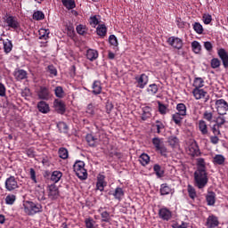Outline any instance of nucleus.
<instances>
[{
	"label": "nucleus",
	"mask_w": 228,
	"mask_h": 228,
	"mask_svg": "<svg viewBox=\"0 0 228 228\" xmlns=\"http://www.w3.org/2000/svg\"><path fill=\"white\" fill-rule=\"evenodd\" d=\"M23 209L28 216H35V215L43 213L44 207L38 202L27 200L23 203Z\"/></svg>",
	"instance_id": "f257e3e1"
},
{
	"label": "nucleus",
	"mask_w": 228,
	"mask_h": 228,
	"mask_svg": "<svg viewBox=\"0 0 228 228\" xmlns=\"http://www.w3.org/2000/svg\"><path fill=\"white\" fill-rule=\"evenodd\" d=\"M209 178L208 177V171H195L194 172V184L199 190L206 188Z\"/></svg>",
	"instance_id": "f03ea898"
},
{
	"label": "nucleus",
	"mask_w": 228,
	"mask_h": 228,
	"mask_svg": "<svg viewBox=\"0 0 228 228\" xmlns=\"http://www.w3.org/2000/svg\"><path fill=\"white\" fill-rule=\"evenodd\" d=\"M73 170L78 179L85 180L88 177V173L85 169V162L78 160L73 166Z\"/></svg>",
	"instance_id": "7ed1b4c3"
},
{
	"label": "nucleus",
	"mask_w": 228,
	"mask_h": 228,
	"mask_svg": "<svg viewBox=\"0 0 228 228\" xmlns=\"http://www.w3.org/2000/svg\"><path fill=\"white\" fill-rule=\"evenodd\" d=\"M4 188L6 191H16L20 186L19 185V180L13 175H10L5 179Z\"/></svg>",
	"instance_id": "20e7f679"
},
{
	"label": "nucleus",
	"mask_w": 228,
	"mask_h": 228,
	"mask_svg": "<svg viewBox=\"0 0 228 228\" xmlns=\"http://www.w3.org/2000/svg\"><path fill=\"white\" fill-rule=\"evenodd\" d=\"M151 142L157 152H159L161 156H167V150L165 146L163 139L159 137H154Z\"/></svg>",
	"instance_id": "39448f33"
},
{
	"label": "nucleus",
	"mask_w": 228,
	"mask_h": 228,
	"mask_svg": "<svg viewBox=\"0 0 228 228\" xmlns=\"http://www.w3.org/2000/svg\"><path fill=\"white\" fill-rule=\"evenodd\" d=\"M4 23L7 28H10L11 29L17 30L19 28H20V23L19 22V20L15 16H7L4 18Z\"/></svg>",
	"instance_id": "423d86ee"
},
{
	"label": "nucleus",
	"mask_w": 228,
	"mask_h": 228,
	"mask_svg": "<svg viewBox=\"0 0 228 228\" xmlns=\"http://www.w3.org/2000/svg\"><path fill=\"white\" fill-rule=\"evenodd\" d=\"M134 80L136 87L143 90V88H145V86H147L149 84V76H147L145 73H142L141 75L135 76Z\"/></svg>",
	"instance_id": "0eeeda50"
},
{
	"label": "nucleus",
	"mask_w": 228,
	"mask_h": 228,
	"mask_svg": "<svg viewBox=\"0 0 228 228\" xmlns=\"http://www.w3.org/2000/svg\"><path fill=\"white\" fill-rule=\"evenodd\" d=\"M216 110L218 115H227L228 103L224 99L216 101Z\"/></svg>",
	"instance_id": "6e6552de"
},
{
	"label": "nucleus",
	"mask_w": 228,
	"mask_h": 228,
	"mask_svg": "<svg viewBox=\"0 0 228 228\" xmlns=\"http://www.w3.org/2000/svg\"><path fill=\"white\" fill-rule=\"evenodd\" d=\"M167 43L171 47H174V49H183V39L175 37H170L167 39Z\"/></svg>",
	"instance_id": "1a4fd4ad"
},
{
	"label": "nucleus",
	"mask_w": 228,
	"mask_h": 228,
	"mask_svg": "<svg viewBox=\"0 0 228 228\" xmlns=\"http://www.w3.org/2000/svg\"><path fill=\"white\" fill-rule=\"evenodd\" d=\"M48 197L51 200H56L60 197V191L55 184H51L48 186Z\"/></svg>",
	"instance_id": "9d476101"
},
{
	"label": "nucleus",
	"mask_w": 228,
	"mask_h": 228,
	"mask_svg": "<svg viewBox=\"0 0 228 228\" xmlns=\"http://www.w3.org/2000/svg\"><path fill=\"white\" fill-rule=\"evenodd\" d=\"M37 97L42 101H47L49 100V97L50 99L53 97V94H51V93L49 94V88L41 86L37 92Z\"/></svg>",
	"instance_id": "9b49d317"
},
{
	"label": "nucleus",
	"mask_w": 228,
	"mask_h": 228,
	"mask_svg": "<svg viewBox=\"0 0 228 228\" xmlns=\"http://www.w3.org/2000/svg\"><path fill=\"white\" fill-rule=\"evenodd\" d=\"M217 56H219L224 69H228V53L227 51L224 48H220L217 50Z\"/></svg>",
	"instance_id": "f8f14e48"
},
{
	"label": "nucleus",
	"mask_w": 228,
	"mask_h": 228,
	"mask_svg": "<svg viewBox=\"0 0 228 228\" xmlns=\"http://www.w3.org/2000/svg\"><path fill=\"white\" fill-rule=\"evenodd\" d=\"M187 153L189 156H192V158L200 156V150L199 149L197 142H193L188 147Z\"/></svg>",
	"instance_id": "ddd939ff"
},
{
	"label": "nucleus",
	"mask_w": 228,
	"mask_h": 228,
	"mask_svg": "<svg viewBox=\"0 0 228 228\" xmlns=\"http://www.w3.org/2000/svg\"><path fill=\"white\" fill-rule=\"evenodd\" d=\"M53 108L57 113L63 115L65 113V102L60 99H55L53 102Z\"/></svg>",
	"instance_id": "4468645a"
},
{
	"label": "nucleus",
	"mask_w": 228,
	"mask_h": 228,
	"mask_svg": "<svg viewBox=\"0 0 228 228\" xmlns=\"http://www.w3.org/2000/svg\"><path fill=\"white\" fill-rule=\"evenodd\" d=\"M159 216L162 220L168 222V220H171V218H172V211H170L167 208H160L159 211Z\"/></svg>",
	"instance_id": "2eb2a0df"
},
{
	"label": "nucleus",
	"mask_w": 228,
	"mask_h": 228,
	"mask_svg": "<svg viewBox=\"0 0 228 228\" xmlns=\"http://www.w3.org/2000/svg\"><path fill=\"white\" fill-rule=\"evenodd\" d=\"M106 176L103 175H99L97 176V182H96V190L99 191H104V187L106 186Z\"/></svg>",
	"instance_id": "dca6fc26"
},
{
	"label": "nucleus",
	"mask_w": 228,
	"mask_h": 228,
	"mask_svg": "<svg viewBox=\"0 0 228 228\" xmlns=\"http://www.w3.org/2000/svg\"><path fill=\"white\" fill-rule=\"evenodd\" d=\"M13 76L16 81H22L28 79V71L24 69H15Z\"/></svg>",
	"instance_id": "f3484780"
},
{
	"label": "nucleus",
	"mask_w": 228,
	"mask_h": 228,
	"mask_svg": "<svg viewBox=\"0 0 228 228\" xmlns=\"http://www.w3.org/2000/svg\"><path fill=\"white\" fill-rule=\"evenodd\" d=\"M104 208L102 207H101L98 209V213H100L101 216H102V222H105L106 224H109V222H111V215L110 214V212L103 210Z\"/></svg>",
	"instance_id": "a211bd4d"
},
{
	"label": "nucleus",
	"mask_w": 228,
	"mask_h": 228,
	"mask_svg": "<svg viewBox=\"0 0 228 228\" xmlns=\"http://www.w3.org/2000/svg\"><path fill=\"white\" fill-rule=\"evenodd\" d=\"M92 88L94 95H101V94H102V86L101 84V81H94Z\"/></svg>",
	"instance_id": "6ab92c4d"
},
{
	"label": "nucleus",
	"mask_w": 228,
	"mask_h": 228,
	"mask_svg": "<svg viewBox=\"0 0 228 228\" xmlns=\"http://www.w3.org/2000/svg\"><path fill=\"white\" fill-rule=\"evenodd\" d=\"M197 169L196 172H208L206 169V160L202 158L196 159Z\"/></svg>",
	"instance_id": "aec40b11"
},
{
	"label": "nucleus",
	"mask_w": 228,
	"mask_h": 228,
	"mask_svg": "<svg viewBox=\"0 0 228 228\" xmlns=\"http://www.w3.org/2000/svg\"><path fill=\"white\" fill-rule=\"evenodd\" d=\"M86 58L89 60V61H95V60L99 58V52L94 49H88L86 51Z\"/></svg>",
	"instance_id": "412c9836"
},
{
	"label": "nucleus",
	"mask_w": 228,
	"mask_h": 228,
	"mask_svg": "<svg viewBox=\"0 0 228 228\" xmlns=\"http://www.w3.org/2000/svg\"><path fill=\"white\" fill-rule=\"evenodd\" d=\"M206 200L208 206H215V203L216 202V193L214 191H208L206 196Z\"/></svg>",
	"instance_id": "4be33fe9"
},
{
	"label": "nucleus",
	"mask_w": 228,
	"mask_h": 228,
	"mask_svg": "<svg viewBox=\"0 0 228 228\" xmlns=\"http://www.w3.org/2000/svg\"><path fill=\"white\" fill-rule=\"evenodd\" d=\"M207 227L215 228L218 227V218L215 216H209L207 219Z\"/></svg>",
	"instance_id": "5701e85b"
},
{
	"label": "nucleus",
	"mask_w": 228,
	"mask_h": 228,
	"mask_svg": "<svg viewBox=\"0 0 228 228\" xmlns=\"http://www.w3.org/2000/svg\"><path fill=\"white\" fill-rule=\"evenodd\" d=\"M192 94L194 98L199 101L200 99H204L206 95H208V92L204 91V89H193Z\"/></svg>",
	"instance_id": "b1692460"
},
{
	"label": "nucleus",
	"mask_w": 228,
	"mask_h": 228,
	"mask_svg": "<svg viewBox=\"0 0 228 228\" xmlns=\"http://www.w3.org/2000/svg\"><path fill=\"white\" fill-rule=\"evenodd\" d=\"M37 110L40 111V113H49V104L44 101H41L37 103Z\"/></svg>",
	"instance_id": "393cba45"
},
{
	"label": "nucleus",
	"mask_w": 228,
	"mask_h": 228,
	"mask_svg": "<svg viewBox=\"0 0 228 228\" xmlns=\"http://www.w3.org/2000/svg\"><path fill=\"white\" fill-rule=\"evenodd\" d=\"M111 195H113V197L116 199V200H118L120 202V200H122V199H124V190H122V188L120 187H117L114 191L113 193H111Z\"/></svg>",
	"instance_id": "a878e982"
},
{
	"label": "nucleus",
	"mask_w": 228,
	"mask_h": 228,
	"mask_svg": "<svg viewBox=\"0 0 228 228\" xmlns=\"http://www.w3.org/2000/svg\"><path fill=\"white\" fill-rule=\"evenodd\" d=\"M86 140L90 147H95V145H97V142H99V139H97L92 134H88L86 136Z\"/></svg>",
	"instance_id": "bb28decb"
},
{
	"label": "nucleus",
	"mask_w": 228,
	"mask_h": 228,
	"mask_svg": "<svg viewBox=\"0 0 228 228\" xmlns=\"http://www.w3.org/2000/svg\"><path fill=\"white\" fill-rule=\"evenodd\" d=\"M199 130L200 131L201 134H203L204 136L208 134V124H206V121L204 120H200L199 121Z\"/></svg>",
	"instance_id": "cd10ccee"
},
{
	"label": "nucleus",
	"mask_w": 228,
	"mask_h": 228,
	"mask_svg": "<svg viewBox=\"0 0 228 228\" xmlns=\"http://www.w3.org/2000/svg\"><path fill=\"white\" fill-rule=\"evenodd\" d=\"M139 161L142 167H147L151 163V157L146 153H142L139 157Z\"/></svg>",
	"instance_id": "c85d7f7f"
},
{
	"label": "nucleus",
	"mask_w": 228,
	"mask_h": 228,
	"mask_svg": "<svg viewBox=\"0 0 228 228\" xmlns=\"http://www.w3.org/2000/svg\"><path fill=\"white\" fill-rule=\"evenodd\" d=\"M85 224L86 228H99V224H97V222L92 217L86 218Z\"/></svg>",
	"instance_id": "c756f323"
},
{
	"label": "nucleus",
	"mask_w": 228,
	"mask_h": 228,
	"mask_svg": "<svg viewBox=\"0 0 228 228\" xmlns=\"http://www.w3.org/2000/svg\"><path fill=\"white\" fill-rule=\"evenodd\" d=\"M63 176V174L61 171H53L51 175V181L54 183H60V179Z\"/></svg>",
	"instance_id": "7c9ffc66"
},
{
	"label": "nucleus",
	"mask_w": 228,
	"mask_h": 228,
	"mask_svg": "<svg viewBox=\"0 0 228 228\" xmlns=\"http://www.w3.org/2000/svg\"><path fill=\"white\" fill-rule=\"evenodd\" d=\"M172 193V188L167 183H162L160 185V195H170Z\"/></svg>",
	"instance_id": "2f4dec72"
},
{
	"label": "nucleus",
	"mask_w": 228,
	"mask_h": 228,
	"mask_svg": "<svg viewBox=\"0 0 228 228\" xmlns=\"http://www.w3.org/2000/svg\"><path fill=\"white\" fill-rule=\"evenodd\" d=\"M183 118H184V116L177 112L172 115V120L176 124V126H181V124H183Z\"/></svg>",
	"instance_id": "473e14b6"
},
{
	"label": "nucleus",
	"mask_w": 228,
	"mask_h": 228,
	"mask_svg": "<svg viewBox=\"0 0 228 228\" xmlns=\"http://www.w3.org/2000/svg\"><path fill=\"white\" fill-rule=\"evenodd\" d=\"M12 49H13V45L12 44V40L6 39L4 41V51L6 54L12 53Z\"/></svg>",
	"instance_id": "72a5a7b5"
},
{
	"label": "nucleus",
	"mask_w": 228,
	"mask_h": 228,
	"mask_svg": "<svg viewBox=\"0 0 228 228\" xmlns=\"http://www.w3.org/2000/svg\"><path fill=\"white\" fill-rule=\"evenodd\" d=\"M107 32H108V28L104 24L99 25L96 28V33L99 37H106Z\"/></svg>",
	"instance_id": "f704fd0d"
},
{
	"label": "nucleus",
	"mask_w": 228,
	"mask_h": 228,
	"mask_svg": "<svg viewBox=\"0 0 228 228\" xmlns=\"http://www.w3.org/2000/svg\"><path fill=\"white\" fill-rule=\"evenodd\" d=\"M192 86H194V89L203 88V86H204V78L195 77Z\"/></svg>",
	"instance_id": "c9c22d12"
},
{
	"label": "nucleus",
	"mask_w": 228,
	"mask_h": 228,
	"mask_svg": "<svg viewBox=\"0 0 228 228\" xmlns=\"http://www.w3.org/2000/svg\"><path fill=\"white\" fill-rule=\"evenodd\" d=\"M213 163L215 165H224L225 163V157L221 154H217L213 158Z\"/></svg>",
	"instance_id": "e433bc0d"
},
{
	"label": "nucleus",
	"mask_w": 228,
	"mask_h": 228,
	"mask_svg": "<svg viewBox=\"0 0 228 228\" xmlns=\"http://www.w3.org/2000/svg\"><path fill=\"white\" fill-rule=\"evenodd\" d=\"M61 3L67 10H74L76 8V2L74 0H61Z\"/></svg>",
	"instance_id": "4c0bfd02"
},
{
	"label": "nucleus",
	"mask_w": 228,
	"mask_h": 228,
	"mask_svg": "<svg viewBox=\"0 0 228 228\" xmlns=\"http://www.w3.org/2000/svg\"><path fill=\"white\" fill-rule=\"evenodd\" d=\"M54 94L58 99H63V97H65V91L63 90V87L61 86H56L54 89Z\"/></svg>",
	"instance_id": "58836bf2"
},
{
	"label": "nucleus",
	"mask_w": 228,
	"mask_h": 228,
	"mask_svg": "<svg viewBox=\"0 0 228 228\" xmlns=\"http://www.w3.org/2000/svg\"><path fill=\"white\" fill-rule=\"evenodd\" d=\"M16 200H17V196H15V194H8L5 197V204H7V206H13Z\"/></svg>",
	"instance_id": "ea45409f"
},
{
	"label": "nucleus",
	"mask_w": 228,
	"mask_h": 228,
	"mask_svg": "<svg viewBox=\"0 0 228 228\" xmlns=\"http://www.w3.org/2000/svg\"><path fill=\"white\" fill-rule=\"evenodd\" d=\"M192 28L198 35H202L204 33V27H202V24L200 22H194L192 24Z\"/></svg>",
	"instance_id": "a19ab883"
},
{
	"label": "nucleus",
	"mask_w": 228,
	"mask_h": 228,
	"mask_svg": "<svg viewBox=\"0 0 228 228\" xmlns=\"http://www.w3.org/2000/svg\"><path fill=\"white\" fill-rule=\"evenodd\" d=\"M59 158L61 159H67L69 158V150L67 148H60L58 151Z\"/></svg>",
	"instance_id": "79ce46f5"
},
{
	"label": "nucleus",
	"mask_w": 228,
	"mask_h": 228,
	"mask_svg": "<svg viewBox=\"0 0 228 228\" xmlns=\"http://www.w3.org/2000/svg\"><path fill=\"white\" fill-rule=\"evenodd\" d=\"M36 197L39 202H44L45 200V191L44 189L36 191Z\"/></svg>",
	"instance_id": "37998d69"
},
{
	"label": "nucleus",
	"mask_w": 228,
	"mask_h": 228,
	"mask_svg": "<svg viewBox=\"0 0 228 228\" xmlns=\"http://www.w3.org/2000/svg\"><path fill=\"white\" fill-rule=\"evenodd\" d=\"M176 113L186 117V105L184 103H178L176 105Z\"/></svg>",
	"instance_id": "c03bdc74"
},
{
	"label": "nucleus",
	"mask_w": 228,
	"mask_h": 228,
	"mask_svg": "<svg viewBox=\"0 0 228 228\" xmlns=\"http://www.w3.org/2000/svg\"><path fill=\"white\" fill-rule=\"evenodd\" d=\"M101 19V16L94 15L89 18V24L92 26V28H96L99 24V20Z\"/></svg>",
	"instance_id": "a18cd8bd"
},
{
	"label": "nucleus",
	"mask_w": 228,
	"mask_h": 228,
	"mask_svg": "<svg viewBox=\"0 0 228 228\" xmlns=\"http://www.w3.org/2000/svg\"><path fill=\"white\" fill-rule=\"evenodd\" d=\"M153 170L157 175V177H163L164 174H165V171H163L161 169V166H159V164H155L153 166Z\"/></svg>",
	"instance_id": "49530a36"
},
{
	"label": "nucleus",
	"mask_w": 228,
	"mask_h": 228,
	"mask_svg": "<svg viewBox=\"0 0 228 228\" xmlns=\"http://www.w3.org/2000/svg\"><path fill=\"white\" fill-rule=\"evenodd\" d=\"M191 47H192L193 53H195L196 54H199V53H200V50L202 49L200 43H199L198 41H193L191 43Z\"/></svg>",
	"instance_id": "de8ad7c7"
},
{
	"label": "nucleus",
	"mask_w": 228,
	"mask_h": 228,
	"mask_svg": "<svg viewBox=\"0 0 228 228\" xmlns=\"http://www.w3.org/2000/svg\"><path fill=\"white\" fill-rule=\"evenodd\" d=\"M187 191L190 199H192V200H194V199L197 197V191H195V188H193V186L191 185H188Z\"/></svg>",
	"instance_id": "09e8293b"
},
{
	"label": "nucleus",
	"mask_w": 228,
	"mask_h": 228,
	"mask_svg": "<svg viewBox=\"0 0 228 228\" xmlns=\"http://www.w3.org/2000/svg\"><path fill=\"white\" fill-rule=\"evenodd\" d=\"M47 72H49L51 77H56L58 76V69L53 65H49L47 67Z\"/></svg>",
	"instance_id": "8fccbe9b"
},
{
	"label": "nucleus",
	"mask_w": 228,
	"mask_h": 228,
	"mask_svg": "<svg viewBox=\"0 0 228 228\" xmlns=\"http://www.w3.org/2000/svg\"><path fill=\"white\" fill-rule=\"evenodd\" d=\"M76 29H77V33H78V35H86V32L88 31V28H86V26H85L83 24L77 25Z\"/></svg>",
	"instance_id": "3c124183"
},
{
	"label": "nucleus",
	"mask_w": 228,
	"mask_h": 228,
	"mask_svg": "<svg viewBox=\"0 0 228 228\" xmlns=\"http://www.w3.org/2000/svg\"><path fill=\"white\" fill-rule=\"evenodd\" d=\"M57 127L61 133H68L69 126H67V123L65 122H59L57 124Z\"/></svg>",
	"instance_id": "603ef678"
},
{
	"label": "nucleus",
	"mask_w": 228,
	"mask_h": 228,
	"mask_svg": "<svg viewBox=\"0 0 228 228\" xmlns=\"http://www.w3.org/2000/svg\"><path fill=\"white\" fill-rule=\"evenodd\" d=\"M216 125H217V127H222L224 124H225V117L224 115H219L216 119L215 120Z\"/></svg>",
	"instance_id": "864d4df0"
},
{
	"label": "nucleus",
	"mask_w": 228,
	"mask_h": 228,
	"mask_svg": "<svg viewBox=\"0 0 228 228\" xmlns=\"http://www.w3.org/2000/svg\"><path fill=\"white\" fill-rule=\"evenodd\" d=\"M33 19L34 20H43V19H45V15L42 11H37L33 13Z\"/></svg>",
	"instance_id": "5fc2aeb1"
},
{
	"label": "nucleus",
	"mask_w": 228,
	"mask_h": 228,
	"mask_svg": "<svg viewBox=\"0 0 228 228\" xmlns=\"http://www.w3.org/2000/svg\"><path fill=\"white\" fill-rule=\"evenodd\" d=\"M168 143L171 147H176L179 143V139L174 135L168 137Z\"/></svg>",
	"instance_id": "6e6d98bb"
},
{
	"label": "nucleus",
	"mask_w": 228,
	"mask_h": 228,
	"mask_svg": "<svg viewBox=\"0 0 228 228\" xmlns=\"http://www.w3.org/2000/svg\"><path fill=\"white\" fill-rule=\"evenodd\" d=\"M222 65V62L219 61L218 58H213L210 61V66L212 69H218Z\"/></svg>",
	"instance_id": "4d7b16f0"
},
{
	"label": "nucleus",
	"mask_w": 228,
	"mask_h": 228,
	"mask_svg": "<svg viewBox=\"0 0 228 228\" xmlns=\"http://www.w3.org/2000/svg\"><path fill=\"white\" fill-rule=\"evenodd\" d=\"M148 92L151 95H156V94H158V85L156 84L150 85L148 88Z\"/></svg>",
	"instance_id": "13d9d810"
},
{
	"label": "nucleus",
	"mask_w": 228,
	"mask_h": 228,
	"mask_svg": "<svg viewBox=\"0 0 228 228\" xmlns=\"http://www.w3.org/2000/svg\"><path fill=\"white\" fill-rule=\"evenodd\" d=\"M109 42L110 45H114V47H117L118 45V40H117V37H115V35H110L109 37Z\"/></svg>",
	"instance_id": "bf43d9fd"
},
{
	"label": "nucleus",
	"mask_w": 228,
	"mask_h": 228,
	"mask_svg": "<svg viewBox=\"0 0 228 228\" xmlns=\"http://www.w3.org/2000/svg\"><path fill=\"white\" fill-rule=\"evenodd\" d=\"M40 38H44L45 40L49 38V29L41 28L39 30Z\"/></svg>",
	"instance_id": "052dcab7"
},
{
	"label": "nucleus",
	"mask_w": 228,
	"mask_h": 228,
	"mask_svg": "<svg viewBox=\"0 0 228 228\" xmlns=\"http://www.w3.org/2000/svg\"><path fill=\"white\" fill-rule=\"evenodd\" d=\"M29 175H30L31 181H33V183H35V184H37V183H38V181H37V172L35 171V169L33 167H31L29 169Z\"/></svg>",
	"instance_id": "680f3d73"
},
{
	"label": "nucleus",
	"mask_w": 228,
	"mask_h": 228,
	"mask_svg": "<svg viewBox=\"0 0 228 228\" xmlns=\"http://www.w3.org/2000/svg\"><path fill=\"white\" fill-rule=\"evenodd\" d=\"M203 118H205V120H208V122H211V120H213V112L206 110L203 113Z\"/></svg>",
	"instance_id": "e2e57ef3"
},
{
	"label": "nucleus",
	"mask_w": 228,
	"mask_h": 228,
	"mask_svg": "<svg viewBox=\"0 0 228 228\" xmlns=\"http://www.w3.org/2000/svg\"><path fill=\"white\" fill-rule=\"evenodd\" d=\"M155 126L157 128L158 134H159L161 133L162 129H165V125H163V123L161 121H159V120L156 121Z\"/></svg>",
	"instance_id": "0e129e2a"
},
{
	"label": "nucleus",
	"mask_w": 228,
	"mask_h": 228,
	"mask_svg": "<svg viewBox=\"0 0 228 228\" xmlns=\"http://www.w3.org/2000/svg\"><path fill=\"white\" fill-rule=\"evenodd\" d=\"M202 20L204 24H211L213 18L211 17V14H203Z\"/></svg>",
	"instance_id": "69168bd1"
},
{
	"label": "nucleus",
	"mask_w": 228,
	"mask_h": 228,
	"mask_svg": "<svg viewBox=\"0 0 228 228\" xmlns=\"http://www.w3.org/2000/svg\"><path fill=\"white\" fill-rule=\"evenodd\" d=\"M159 111L161 115H167V105L159 102Z\"/></svg>",
	"instance_id": "338daca9"
},
{
	"label": "nucleus",
	"mask_w": 228,
	"mask_h": 228,
	"mask_svg": "<svg viewBox=\"0 0 228 228\" xmlns=\"http://www.w3.org/2000/svg\"><path fill=\"white\" fill-rule=\"evenodd\" d=\"M212 132L214 134V135L216 136H220V134H222V133L220 132V127H218V125L215 124L212 126Z\"/></svg>",
	"instance_id": "774afa93"
}]
</instances>
